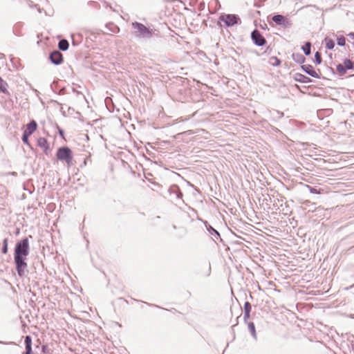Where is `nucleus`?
I'll list each match as a JSON object with an SVG mask.
<instances>
[{"mask_svg": "<svg viewBox=\"0 0 354 354\" xmlns=\"http://www.w3.org/2000/svg\"><path fill=\"white\" fill-rule=\"evenodd\" d=\"M251 310V305L249 302H245L244 305V311L245 312H250Z\"/></svg>", "mask_w": 354, "mask_h": 354, "instance_id": "obj_23", "label": "nucleus"}, {"mask_svg": "<svg viewBox=\"0 0 354 354\" xmlns=\"http://www.w3.org/2000/svg\"><path fill=\"white\" fill-rule=\"evenodd\" d=\"M222 21H224L227 26H233L237 23V17L234 15H227L223 17Z\"/></svg>", "mask_w": 354, "mask_h": 354, "instance_id": "obj_7", "label": "nucleus"}, {"mask_svg": "<svg viewBox=\"0 0 354 354\" xmlns=\"http://www.w3.org/2000/svg\"><path fill=\"white\" fill-rule=\"evenodd\" d=\"M248 330L251 333V335H252V337L254 339H257V333H256V329H255L254 323L251 322H248Z\"/></svg>", "mask_w": 354, "mask_h": 354, "instance_id": "obj_12", "label": "nucleus"}, {"mask_svg": "<svg viewBox=\"0 0 354 354\" xmlns=\"http://www.w3.org/2000/svg\"><path fill=\"white\" fill-rule=\"evenodd\" d=\"M37 124L35 120L30 121L24 130L22 141L27 145L30 146L29 137L37 130Z\"/></svg>", "mask_w": 354, "mask_h": 354, "instance_id": "obj_4", "label": "nucleus"}, {"mask_svg": "<svg viewBox=\"0 0 354 354\" xmlns=\"http://www.w3.org/2000/svg\"><path fill=\"white\" fill-rule=\"evenodd\" d=\"M324 41H325L326 47L328 49H333L334 48L335 42L333 41V39H329V38H326Z\"/></svg>", "mask_w": 354, "mask_h": 354, "instance_id": "obj_14", "label": "nucleus"}, {"mask_svg": "<svg viewBox=\"0 0 354 354\" xmlns=\"http://www.w3.org/2000/svg\"><path fill=\"white\" fill-rule=\"evenodd\" d=\"M342 65L344 66L346 71L348 69H352L354 67L353 62H351L350 59H345Z\"/></svg>", "mask_w": 354, "mask_h": 354, "instance_id": "obj_15", "label": "nucleus"}, {"mask_svg": "<svg viewBox=\"0 0 354 354\" xmlns=\"http://www.w3.org/2000/svg\"><path fill=\"white\" fill-rule=\"evenodd\" d=\"M250 312H245V315H244L245 319H249V317L250 316Z\"/></svg>", "mask_w": 354, "mask_h": 354, "instance_id": "obj_26", "label": "nucleus"}, {"mask_svg": "<svg viewBox=\"0 0 354 354\" xmlns=\"http://www.w3.org/2000/svg\"><path fill=\"white\" fill-rule=\"evenodd\" d=\"M272 21L278 25L288 24L287 19L283 15H274L272 17Z\"/></svg>", "mask_w": 354, "mask_h": 354, "instance_id": "obj_10", "label": "nucleus"}, {"mask_svg": "<svg viewBox=\"0 0 354 354\" xmlns=\"http://www.w3.org/2000/svg\"><path fill=\"white\" fill-rule=\"evenodd\" d=\"M68 42L66 39H62L59 42V48L62 50H66L68 48Z\"/></svg>", "mask_w": 354, "mask_h": 354, "instance_id": "obj_13", "label": "nucleus"}, {"mask_svg": "<svg viewBox=\"0 0 354 354\" xmlns=\"http://www.w3.org/2000/svg\"><path fill=\"white\" fill-rule=\"evenodd\" d=\"M302 77H303V80H301L302 82L308 83V82H311V80L308 77L302 76Z\"/></svg>", "mask_w": 354, "mask_h": 354, "instance_id": "obj_24", "label": "nucleus"}, {"mask_svg": "<svg viewBox=\"0 0 354 354\" xmlns=\"http://www.w3.org/2000/svg\"><path fill=\"white\" fill-rule=\"evenodd\" d=\"M29 254V243L28 239H24L17 243L15 250V262L18 274L20 277L24 275L27 268L25 260Z\"/></svg>", "mask_w": 354, "mask_h": 354, "instance_id": "obj_1", "label": "nucleus"}, {"mask_svg": "<svg viewBox=\"0 0 354 354\" xmlns=\"http://www.w3.org/2000/svg\"><path fill=\"white\" fill-rule=\"evenodd\" d=\"M302 69L307 73L308 75H311L313 77H319L318 73L315 71L313 66L311 65H304L301 66Z\"/></svg>", "mask_w": 354, "mask_h": 354, "instance_id": "obj_9", "label": "nucleus"}, {"mask_svg": "<svg viewBox=\"0 0 354 354\" xmlns=\"http://www.w3.org/2000/svg\"><path fill=\"white\" fill-rule=\"evenodd\" d=\"M270 63L273 65V66H279L281 63L280 60L276 57H272L270 58Z\"/></svg>", "mask_w": 354, "mask_h": 354, "instance_id": "obj_19", "label": "nucleus"}, {"mask_svg": "<svg viewBox=\"0 0 354 354\" xmlns=\"http://www.w3.org/2000/svg\"><path fill=\"white\" fill-rule=\"evenodd\" d=\"M37 145L46 153H48L50 147L45 138H39L37 140Z\"/></svg>", "mask_w": 354, "mask_h": 354, "instance_id": "obj_8", "label": "nucleus"}, {"mask_svg": "<svg viewBox=\"0 0 354 354\" xmlns=\"http://www.w3.org/2000/svg\"><path fill=\"white\" fill-rule=\"evenodd\" d=\"M346 43L345 38L344 37H340L337 38V44L339 46H344Z\"/></svg>", "mask_w": 354, "mask_h": 354, "instance_id": "obj_20", "label": "nucleus"}, {"mask_svg": "<svg viewBox=\"0 0 354 354\" xmlns=\"http://www.w3.org/2000/svg\"><path fill=\"white\" fill-rule=\"evenodd\" d=\"M7 84L0 77V91L2 93H7Z\"/></svg>", "mask_w": 354, "mask_h": 354, "instance_id": "obj_17", "label": "nucleus"}, {"mask_svg": "<svg viewBox=\"0 0 354 354\" xmlns=\"http://www.w3.org/2000/svg\"><path fill=\"white\" fill-rule=\"evenodd\" d=\"M315 57H316V59L317 61V63L319 64L321 62V56H320V54L318 52L316 53Z\"/></svg>", "mask_w": 354, "mask_h": 354, "instance_id": "obj_25", "label": "nucleus"}, {"mask_svg": "<svg viewBox=\"0 0 354 354\" xmlns=\"http://www.w3.org/2000/svg\"><path fill=\"white\" fill-rule=\"evenodd\" d=\"M337 71L341 75H343L346 72V68L342 64H339L337 66Z\"/></svg>", "mask_w": 354, "mask_h": 354, "instance_id": "obj_18", "label": "nucleus"}, {"mask_svg": "<svg viewBox=\"0 0 354 354\" xmlns=\"http://www.w3.org/2000/svg\"><path fill=\"white\" fill-rule=\"evenodd\" d=\"M307 187L308 188L310 193H313V194H320L321 193V192L319 190H317V189L312 187L309 185H307Z\"/></svg>", "mask_w": 354, "mask_h": 354, "instance_id": "obj_22", "label": "nucleus"}, {"mask_svg": "<svg viewBox=\"0 0 354 354\" xmlns=\"http://www.w3.org/2000/svg\"><path fill=\"white\" fill-rule=\"evenodd\" d=\"M2 252L3 254H6L8 252V239H5L3 241V247Z\"/></svg>", "mask_w": 354, "mask_h": 354, "instance_id": "obj_21", "label": "nucleus"}, {"mask_svg": "<svg viewBox=\"0 0 354 354\" xmlns=\"http://www.w3.org/2000/svg\"><path fill=\"white\" fill-rule=\"evenodd\" d=\"M310 47H311V44L310 42H307L303 47H302V49L304 52V53L306 55H309L310 54Z\"/></svg>", "mask_w": 354, "mask_h": 354, "instance_id": "obj_16", "label": "nucleus"}, {"mask_svg": "<svg viewBox=\"0 0 354 354\" xmlns=\"http://www.w3.org/2000/svg\"><path fill=\"white\" fill-rule=\"evenodd\" d=\"M251 37L257 46H262L266 43V39L258 30H254L252 32Z\"/></svg>", "mask_w": 354, "mask_h": 354, "instance_id": "obj_5", "label": "nucleus"}, {"mask_svg": "<svg viewBox=\"0 0 354 354\" xmlns=\"http://www.w3.org/2000/svg\"><path fill=\"white\" fill-rule=\"evenodd\" d=\"M132 26L136 29V35L139 37H150L153 35L152 30L149 29L142 24L138 22L132 23Z\"/></svg>", "mask_w": 354, "mask_h": 354, "instance_id": "obj_3", "label": "nucleus"}, {"mask_svg": "<svg viewBox=\"0 0 354 354\" xmlns=\"http://www.w3.org/2000/svg\"><path fill=\"white\" fill-rule=\"evenodd\" d=\"M50 61L55 64H59L62 62L63 57L60 52L55 50L50 55Z\"/></svg>", "mask_w": 354, "mask_h": 354, "instance_id": "obj_6", "label": "nucleus"}, {"mask_svg": "<svg viewBox=\"0 0 354 354\" xmlns=\"http://www.w3.org/2000/svg\"><path fill=\"white\" fill-rule=\"evenodd\" d=\"M26 344V354H33L32 351V339L30 336H26L25 338Z\"/></svg>", "mask_w": 354, "mask_h": 354, "instance_id": "obj_11", "label": "nucleus"}, {"mask_svg": "<svg viewBox=\"0 0 354 354\" xmlns=\"http://www.w3.org/2000/svg\"><path fill=\"white\" fill-rule=\"evenodd\" d=\"M57 158L61 161H64L67 166L72 165L73 152L67 147H63L58 149L56 153Z\"/></svg>", "mask_w": 354, "mask_h": 354, "instance_id": "obj_2", "label": "nucleus"}]
</instances>
